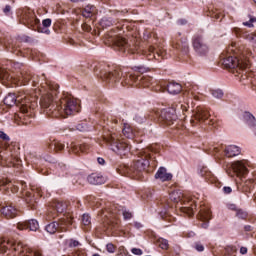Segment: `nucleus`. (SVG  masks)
<instances>
[{"instance_id": "4", "label": "nucleus", "mask_w": 256, "mask_h": 256, "mask_svg": "<svg viewBox=\"0 0 256 256\" xmlns=\"http://www.w3.org/2000/svg\"><path fill=\"white\" fill-rule=\"evenodd\" d=\"M149 167V156L144 155L140 159L133 162L131 166H124L120 169V173L128 175V177H138L140 173L146 171Z\"/></svg>"}, {"instance_id": "13", "label": "nucleus", "mask_w": 256, "mask_h": 256, "mask_svg": "<svg viewBox=\"0 0 256 256\" xmlns=\"http://www.w3.org/2000/svg\"><path fill=\"white\" fill-rule=\"evenodd\" d=\"M121 77H123V72H121L119 69H115L111 72H100V78L107 83H117Z\"/></svg>"}, {"instance_id": "44", "label": "nucleus", "mask_w": 256, "mask_h": 256, "mask_svg": "<svg viewBox=\"0 0 256 256\" xmlns=\"http://www.w3.org/2000/svg\"><path fill=\"white\" fill-rule=\"evenodd\" d=\"M109 225H110L111 229H117V227L119 225V220H110Z\"/></svg>"}, {"instance_id": "25", "label": "nucleus", "mask_w": 256, "mask_h": 256, "mask_svg": "<svg viewBox=\"0 0 256 256\" xmlns=\"http://www.w3.org/2000/svg\"><path fill=\"white\" fill-rule=\"evenodd\" d=\"M241 154V149L236 145H230L225 149L226 157H237Z\"/></svg>"}, {"instance_id": "61", "label": "nucleus", "mask_w": 256, "mask_h": 256, "mask_svg": "<svg viewBox=\"0 0 256 256\" xmlns=\"http://www.w3.org/2000/svg\"><path fill=\"white\" fill-rule=\"evenodd\" d=\"M229 209H231V211H237V209H239V208H237V206L235 204H231L229 206Z\"/></svg>"}, {"instance_id": "59", "label": "nucleus", "mask_w": 256, "mask_h": 256, "mask_svg": "<svg viewBox=\"0 0 256 256\" xmlns=\"http://www.w3.org/2000/svg\"><path fill=\"white\" fill-rule=\"evenodd\" d=\"M83 29L84 31H91V26L87 25V24H83Z\"/></svg>"}, {"instance_id": "45", "label": "nucleus", "mask_w": 256, "mask_h": 256, "mask_svg": "<svg viewBox=\"0 0 256 256\" xmlns=\"http://www.w3.org/2000/svg\"><path fill=\"white\" fill-rule=\"evenodd\" d=\"M256 18H250L249 21L247 22H243V25H245V27H253V23H255Z\"/></svg>"}, {"instance_id": "55", "label": "nucleus", "mask_w": 256, "mask_h": 256, "mask_svg": "<svg viewBox=\"0 0 256 256\" xmlns=\"http://www.w3.org/2000/svg\"><path fill=\"white\" fill-rule=\"evenodd\" d=\"M244 231H246V233H249V232L253 231V226L245 225L244 226Z\"/></svg>"}, {"instance_id": "9", "label": "nucleus", "mask_w": 256, "mask_h": 256, "mask_svg": "<svg viewBox=\"0 0 256 256\" xmlns=\"http://www.w3.org/2000/svg\"><path fill=\"white\" fill-rule=\"evenodd\" d=\"M222 65L227 69H235V67H238L239 69H247L249 67V60L228 56L223 58Z\"/></svg>"}, {"instance_id": "7", "label": "nucleus", "mask_w": 256, "mask_h": 256, "mask_svg": "<svg viewBox=\"0 0 256 256\" xmlns=\"http://www.w3.org/2000/svg\"><path fill=\"white\" fill-rule=\"evenodd\" d=\"M105 37L115 51H122L123 53H125V51H129L130 45L127 43L125 38L114 34L113 31H110Z\"/></svg>"}, {"instance_id": "1", "label": "nucleus", "mask_w": 256, "mask_h": 256, "mask_svg": "<svg viewBox=\"0 0 256 256\" xmlns=\"http://www.w3.org/2000/svg\"><path fill=\"white\" fill-rule=\"evenodd\" d=\"M48 87L52 92H48L40 100V105L48 117H68V115H75L81 111L79 100L73 98L71 95L64 94L59 101H55L54 95L57 94L59 87H53L51 85Z\"/></svg>"}, {"instance_id": "11", "label": "nucleus", "mask_w": 256, "mask_h": 256, "mask_svg": "<svg viewBox=\"0 0 256 256\" xmlns=\"http://www.w3.org/2000/svg\"><path fill=\"white\" fill-rule=\"evenodd\" d=\"M159 121L164 125H173L177 121V113L175 108H165L159 113Z\"/></svg>"}, {"instance_id": "48", "label": "nucleus", "mask_w": 256, "mask_h": 256, "mask_svg": "<svg viewBox=\"0 0 256 256\" xmlns=\"http://www.w3.org/2000/svg\"><path fill=\"white\" fill-rule=\"evenodd\" d=\"M232 191H233V189H231V187H229V186H224L223 187V193H225V195L231 194Z\"/></svg>"}, {"instance_id": "31", "label": "nucleus", "mask_w": 256, "mask_h": 256, "mask_svg": "<svg viewBox=\"0 0 256 256\" xmlns=\"http://www.w3.org/2000/svg\"><path fill=\"white\" fill-rule=\"evenodd\" d=\"M171 201H174V203H179V201L183 200V194L180 190L173 191L170 194Z\"/></svg>"}, {"instance_id": "2", "label": "nucleus", "mask_w": 256, "mask_h": 256, "mask_svg": "<svg viewBox=\"0 0 256 256\" xmlns=\"http://www.w3.org/2000/svg\"><path fill=\"white\" fill-rule=\"evenodd\" d=\"M0 253H10L13 256H43L39 250H31L22 243H14L11 240H6L0 237Z\"/></svg>"}, {"instance_id": "52", "label": "nucleus", "mask_w": 256, "mask_h": 256, "mask_svg": "<svg viewBox=\"0 0 256 256\" xmlns=\"http://www.w3.org/2000/svg\"><path fill=\"white\" fill-rule=\"evenodd\" d=\"M195 249L196 251H199V252L205 251V247L203 246V244H196Z\"/></svg>"}, {"instance_id": "16", "label": "nucleus", "mask_w": 256, "mask_h": 256, "mask_svg": "<svg viewBox=\"0 0 256 256\" xmlns=\"http://www.w3.org/2000/svg\"><path fill=\"white\" fill-rule=\"evenodd\" d=\"M233 172L237 177H245L247 175L248 170L245 164L242 161H236L232 164Z\"/></svg>"}, {"instance_id": "53", "label": "nucleus", "mask_w": 256, "mask_h": 256, "mask_svg": "<svg viewBox=\"0 0 256 256\" xmlns=\"http://www.w3.org/2000/svg\"><path fill=\"white\" fill-rule=\"evenodd\" d=\"M3 13H5V15H9V13H11V6L6 5L5 8L3 9Z\"/></svg>"}, {"instance_id": "6", "label": "nucleus", "mask_w": 256, "mask_h": 256, "mask_svg": "<svg viewBox=\"0 0 256 256\" xmlns=\"http://www.w3.org/2000/svg\"><path fill=\"white\" fill-rule=\"evenodd\" d=\"M104 139L106 143L110 145L112 151H114V153H117V155H127V153L131 151V145H129L127 142L119 141V138H117V134H110Z\"/></svg>"}, {"instance_id": "5", "label": "nucleus", "mask_w": 256, "mask_h": 256, "mask_svg": "<svg viewBox=\"0 0 256 256\" xmlns=\"http://www.w3.org/2000/svg\"><path fill=\"white\" fill-rule=\"evenodd\" d=\"M104 139L106 143L110 145L112 151H114V153H117V155H127V153L131 151V145H129L127 142L119 141V138H117V134H110Z\"/></svg>"}, {"instance_id": "23", "label": "nucleus", "mask_w": 256, "mask_h": 256, "mask_svg": "<svg viewBox=\"0 0 256 256\" xmlns=\"http://www.w3.org/2000/svg\"><path fill=\"white\" fill-rule=\"evenodd\" d=\"M183 89L181 84L177 82H170L167 84V91L170 95H177Z\"/></svg>"}, {"instance_id": "43", "label": "nucleus", "mask_w": 256, "mask_h": 256, "mask_svg": "<svg viewBox=\"0 0 256 256\" xmlns=\"http://www.w3.org/2000/svg\"><path fill=\"white\" fill-rule=\"evenodd\" d=\"M75 179L76 180L74 183H77L78 185H83L85 183V178H83L81 175H76Z\"/></svg>"}, {"instance_id": "22", "label": "nucleus", "mask_w": 256, "mask_h": 256, "mask_svg": "<svg viewBox=\"0 0 256 256\" xmlns=\"http://www.w3.org/2000/svg\"><path fill=\"white\" fill-rule=\"evenodd\" d=\"M194 117L197 121H207L211 115L209 114V111L203 109V108H197Z\"/></svg>"}, {"instance_id": "19", "label": "nucleus", "mask_w": 256, "mask_h": 256, "mask_svg": "<svg viewBox=\"0 0 256 256\" xmlns=\"http://www.w3.org/2000/svg\"><path fill=\"white\" fill-rule=\"evenodd\" d=\"M155 179H160V181H171L173 179V174L167 173L165 167H160L155 174Z\"/></svg>"}, {"instance_id": "27", "label": "nucleus", "mask_w": 256, "mask_h": 256, "mask_svg": "<svg viewBox=\"0 0 256 256\" xmlns=\"http://www.w3.org/2000/svg\"><path fill=\"white\" fill-rule=\"evenodd\" d=\"M95 13H97V8L93 5H87L83 11H82V15L86 18V19H90V17H93V15H95Z\"/></svg>"}, {"instance_id": "56", "label": "nucleus", "mask_w": 256, "mask_h": 256, "mask_svg": "<svg viewBox=\"0 0 256 256\" xmlns=\"http://www.w3.org/2000/svg\"><path fill=\"white\" fill-rule=\"evenodd\" d=\"M240 253H241V255H247V247H241L240 248Z\"/></svg>"}, {"instance_id": "46", "label": "nucleus", "mask_w": 256, "mask_h": 256, "mask_svg": "<svg viewBox=\"0 0 256 256\" xmlns=\"http://www.w3.org/2000/svg\"><path fill=\"white\" fill-rule=\"evenodd\" d=\"M131 253H133V255H143V250L140 248H132Z\"/></svg>"}, {"instance_id": "64", "label": "nucleus", "mask_w": 256, "mask_h": 256, "mask_svg": "<svg viewBox=\"0 0 256 256\" xmlns=\"http://www.w3.org/2000/svg\"><path fill=\"white\" fill-rule=\"evenodd\" d=\"M208 125H215V120L210 118V120L208 121Z\"/></svg>"}, {"instance_id": "32", "label": "nucleus", "mask_w": 256, "mask_h": 256, "mask_svg": "<svg viewBox=\"0 0 256 256\" xmlns=\"http://www.w3.org/2000/svg\"><path fill=\"white\" fill-rule=\"evenodd\" d=\"M0 81H13V76L3 68H0Z\"/></svg>"}, {"instance_id": "21", "label": "nucleus", "mask_w": 256, "mask_h": 256, "mask_svg": "<svg viewBox=\"0 0 256 256\" xmlns=\"http://www.w3.org/2000/svg\"><path fill=\"white\" fill-rule=\"evenodd\" d=\"M88 182L91 185H103L105 183V177L101 174L92 173L88 176Z\"/></svg>"}, {"instance_id": "33", "label": "nucleus", "mask_w": 256, "mask_h": 256, "mask_svg": "<svg viewBox=\"0 0 256 256\" xmlns=\"http://www.w3.org/2000/svg\"><path fill=\"white\" fill-rule=\"evenodd\" d=\"M100 25H101V27H105V28L113 27V25H115V21H113L112 18L104 17L101 19Z\"/></svg>"}, {"instance_id": "18", "label": "nucleus", "mask_w": 256, "mask_h": 256, "mask_svg": "<svg viewBox=\"0 0 256 256\" xmlns=\"http://www.w3.org/2000/svg\"><path fill=\"white\" fill-rule=\"evenodd\" d=\"M0 213H2L6 219H15L18 211L13 206H2L0 207Z\"/></svg>"}, {"instance_id": "28", "label": "nucleus", "mask_w": 256, "mask_h": 256, "mask_svg": "<svg viewBox=\"0 0 256 256\" xmlns=\"http://www.w3.org/2000/svg\"><path fill=\"white\" fill-rule=\"evenodd\" d=\"M243 119H244L245 123H247V125H249V127H255L256 120H255V116H253V114H251L250 112H245L243 114Z\"/></svg>"}, {"instance_id": "39", "label": "nucleus", "mask_w": 256, "mask_h": 256, "mask_svg": "<svg viewBox=\"0 0 256 256\" xmlns=\"http://www.w3.org/2000/svg\"><path fill=\"white\" fill-rule=\"evenodd\" d=\"M82 225L85 227H89V225H91V216H89V214H84L82 216Z\"/></svg>"}, {"instance_id": "51", "label": "nucleus", "mask_w": 256, "mask_h": 256, "mask_svg": "<svg viewBox=\"0 0 256 256\" xmlns=\"http://www.w3.org/2000/svg\"><path fill=\"white\" fill-rule=\"evenodd\" d=\"M74 256H87V253L84 250H77Z\"/></svg>"}, {"instance_id": "50", "label": "nucleus", "mask_w": 256, "mask_h": 256, "mask_svg": "<svg viewBox=\"0 0 256 256\" xmlns=\"http://www.w3.org/2000/svg\"><path fill=\"white\" fill-rule=\"evenodd\" d=\"M123 217H124V219H131V217H133V214L131 212L124 211Z\"/></svg>"}, {"instance_id": "58", "label": "nucleus", "mask_w": 256, "mask_h": 256, "mask_svg": "<svg viewBox=\"0 0 256 256\" xmlns=\"http://www.w3.org/2000/svg\"><path fill=\"white\" fill-rule=\"evenodd\" d=\"M233 47H235V43L228 47V53H235V49H233Z\"/></svg>"}, {"instance_id": "63", "label": "nucleus", "mask_w": 256, "mask_h": 256, "mask_svg": "<svg viewBox=\"0 0 256 256\" xmlns=\"http://www.w3.org/2000/svg\"><path fill=\"white\" fill-rule=\"evenodd\" d=\"M20 185H21L23 190H25V188L27 187V184L23 181L20 182Z\"/></svg>"}, {"instance_id": "36", "label": "nucleus", "mask_w": 256, "mask_h": 256, "mask_svg": "<svg viewBox=\"0 0 256 256\" xmlns=\"http://www.w3.org/2000/svg\"><path fill=\"white\" fill-rule=\"evenodd\" d=\"M236 217H238L239 219H247V217H249V214L247 213V211L241 209V208H238L236 210Z\"/></svg>"}, {"instance_id": "10", "label": "nucleus", "mask_w": 256, "mask_h": 256, "mask_svg": "<svg viewBox=\"0 0 256 256\" xmlns=\"http://www.w3.org/2000/svg\"><path fill=\"white\" fill-rule=\"evenodd\" d=\"M192 46L195 51L200 57H205L207 53H209V45L201 35H195L192 38Z\"/></svg>"}, {"instance_id": "8", "label": "nucleus", "mask_w": 256, "mask_h": 256, "mask_svg": "<svg viewBox=\"0 0 256 256\" xmlns=\"http://www.w3.org/2000/svg\"><path fill=\"white\" fill-rule=\"evenodd\" d=\"M151 81H153V78L150 76L129 75L121 82V84L123 87H127V85H135L136 87H149V85H151Z\"/></svg>"}, {"instance_id": "49", "label": "nucleus", "mask_w": 256, "mask_h": 256, "mask_svg": "<svg viewBox=\"0 0 256 256\" xmlns=\"http://www.w3.org/2000/svg\"><path fill=\"white\" fill-rule=\"evenodd\" d=\"M81 245L77 240H70L69 247H79Z\"/></svg>"}, {"instance_id": "40", "label": "nucleus", "mask_w": 256, "mask_h": 256, "mask_svg": "<svg viewBox=\"0 0 256 256\" xmlns=\"http://www.w3.org/2000/svg\"><path fill=\"white\" fill-rule=\"evenodd\" d=\"M211 95L214 97V99H221L223 97V91L222 90H212Z\"/></svg>"}, {"instance_id": "62", "label": "nucleus", "mask_w": 256, "mask_h": 256, "mask_svg": "<svg viewBox=\"0 0 256 256\" xmlns=\"http://www.w3.org/2000/svg\"><path fill=\"white\" fill-rule=\"evenodd\" d=\"M134 226L136 227V229H141V227H143V225H141V223L139 222H135Z\"/></svg>"}, {"instance_id": "30", "label": "nucleus", "mask_w": 256, "mask_h": 256, "mask_svg": "<svg viewBox=\"0 0 256 256\" xmlns=\"http://www.w3.org/2000/svg\"><path fill=\"white\" fill-rule=\"evenodd\" d=\"M122 133L127 139H133V137H135V132H133V128L129 124H124Z\"/></svg>"}, {"instance_id": "34", "label": "nucleus", "mask_w": 256, "mask_h": 256, "mask_svg": "<svg viewBox=\"0 0 256 256\" xmlns=\"http://www.w3.org/2000/svg\"><path fill=\"white\" fill-rule=\"evenodd\" d=\"M195 207H196L195 205H192L191 207H182L181 211L182 213H185L186 215H188V217H193L195 213L194 211Z\"/></svg>"}, {"instance_id": "24", "label": "nucleus", "mask_w": 256, "mask_h": 256, "mask_svg": "<svg viewBox=\"0 0 256 256\" xmlns=\"http://www.w3.org/2000/svg\"><path fill=\"white\" fill-rule=\"evenodd\" d=\"M200 219L202 221H204L201 224V227L203 229H207V227H209V220L211 219V212H209V210H201L200 211Z\"/></svg>"}, {"instance_id": "26", "label": "nucleus", "mask_w": 256, "mask_h": 256, "mask_svg": "<svg viewBox=\"0 0 256 256\" xmlns=\"http://www.w3.org/2000/svg\"><path fill=\"white\" fill-rule=\"evenodd\" d=\"M13 153L0 145V161H12Z\"/></svg>"}, {"instance_id": "15", "label": "nucleus", "mask_w": 256, "mask_h": 256, "mask_svg": "<svg viewBox=\"0 0 256 256\" xmlns=\"http://www.w3.org/2000/svg\"><path fill=\"white\" fill-rule=\"evenodd\" d=\"M16 227L19 231H25V229H29V231H37L39 229V222L36 219H30L18 222Z\"/></svg>"}, {"instance_id": "29", "label": "nucleus", "mask_w": 256, "mask_h": 256, "mask_svg": "<svg viewBox=\"0 0 256 256\" xmlns=\"http://www.w3.org/2000/svg\"><path fill=\"white\" fill-rule=\"evenodd\" d=\"M49 148L51 151H55L56 153L58 151H63L65 149V144L61 143L58 140H54L50 145Z\"/></svg>"}, {"instance_id": "14", "label": "nucleus", "mask_w": 256, "mask_h": 256, "mask_svg": "<svg viewBox=\"0 0 256 256\" xmlns=\"http://www.w3.org/2000/svg\"><path fill=\"white\" fill-rule=\"evenodd\" d=\"M21 79L24 85H29V83L32 85V87H37L39 85V76L34 75L29 70H24L21 72Z\"/></svg>"}, {"instance_id": "57", "label": "nucleus", "mask_w": 256, "mask_h": 256, "mask_svg": "<svg viewBox=\"0 0 256 256\" xmlns=\"http://www.w3.org/2000/svg\"><path fill=\"white\" fill-rule=\"evenodd\" d=\"M97 162L99 163V165H105V159L104 158L98 157Z\"/></svg>"}, {"instance_id": "17", "label": "nucleus", "mask_w": 256, "mask_h": 256, "mask_svg": "<svg viewBox=\"0 0 256 256\" xmlns=\"http://www.w3.org/2000/svg\"><path fill=\"white\" fill-rule=\"evenodd\" d=\"M54 207L55 209L49 210L47 214L48 221L55 219V217H57V213H64L65 209H67V206L62 202H57Z\"/></svg>"}, {"instance_id": "35", "label": "nucleus", "mask_w": 256, "mask_h": 256, "mask_svg": "<svg viewBox=\"0 0 256 256\" xmlns=\"http://www.w3.org/2000/svg\"><path fill=\"white\" fill-rule=\"evenodd\" d=\"M11 185V181H8L7 179H0V191H7Z\"/></svg>"}, {"instance_id": "38", "label": "nucleus", "mask_w": 256, "mask_h": 256, "mask_svg": "<svg viewBox=\"0 0 256 256\" xmlns=\"http://www.w3.org/2000/svg\"><path fill=\"white\" fill-rule=\"evenodd\" d=\"M157 245L160 246L161 249H169V241L167 239H158Z\"/></svg>"}, {"instance_id": "60", "label": "nucleus", "mask_w": 256, "mask_h": 256, "mask_svg": "<svg viewBox=\"0 0 256 256\" xmlns=\"http://www.w3.org/2000/svg\"><path fill=\"white\" fill-rule=\"evenodd\" d=\"M183 48H184V52H185V53H188V52H189V44L184 43Z\"/></svg>"}, {"instance_id": "47", "label": "nucleus", "mask_w": 256, "mask_h": 256, "mask_svg": "<svg viewBox=\"0 0 256 256\" xmlns=\"http://www.w3.org/2000/svg\"><path fill=\"white\" fill-rule=\"evenodd\" d=\"M106 249L108 253H113L115 251V245H113L112 243H109L106 245Z\"/></svg>"}, {"instance_id": "54", "label": "nucleus", "mask_w": 256, "mask_h": 256, "mask_svg": "<svg viewBox=\"0 0 256 256\" xmlns=\"http://www.w3.org/2000/svg\"><path fill=\"white\" fill-rule=\"evenodd\" d=\"M247 183H256V170L253 172V178L249 179Z\"/></svg>"}, {"instance_id": "41", "label": "nucleus", "mask_w": 256, "mask_h": 256, "mask_svg": "<svg viewBox=\"0 0 256 256\" xmlns=\"http://www.w3.org/2000/svg\"><path fill=\"white\" fill-rule=\"evenodd\" d=\"M145 119L143 114H135L134 116V121H136V123H145Z\"/></svg>"}, {"instance_id": "20", "label": "nucleus", "mask_w": 256, "mask_h": 256, "mask_svg": "<svg viewBox=\"0 0 256 256\" xmlns=\"http://www.w3.org/2000/svg\"><path fill=\"white\" fill-rule=\"evenodd\" d=\"M17 103H25L23 102V98L15 96V94H8L4 98V105H7L8 107H13V105H17Z\"/></svg>"}, {"instance_id": "3", "label": "nucleus", "mask_w": 256, "mask_h": 256, "mask_svg": "<svg viewBox=\"0 0 256 256\" xmlns=\"http://www.w3.org/2000/svg\"><path fill=\"white\" fill-rule=\"evenodd\" d=\"M22 24L28 27V29H32V31H38V33H45L49 35L51 31L48 27H51V19L47 18L42 21L43 27H41V21L35 15V12L32 10H26L22 13L21 17Z\"/></svg>"}, {"instance_id": "42", "label": "nucleus", "mask_w": 256, "mask_h": 256, "mask_svg": "<svg viewBox=\"0 0 256 256\" xmlns=\"http://www.w3.org/2000/svg\"><path fill=\"white\" fill-rule=\"evenodd\" d=\"M0 139L4 141L5 143H9L11 141V138H9V135L5 134V132L0 131Z\"/></svg>"}, {"instance_id": "37", "label": "nucleus", "mask_w": 256, "mask_h": 256, "mask_svg": "<svg viewBox=\"0 0 256 256\" xmlns=\"http://www.w3.org/2000/svg\"><path fill=\"white\" fill-rule=\"evenodd\" d=\"M71 151H72V153H79L80 151L82 152V153H85V145H80V146H78V145H75V144H71Z\"/></svg>"}, {"instance_id": "12", "label": "nucleus", "mask_w": 256, "mask_h": 256, "mask_svg": "<svg viewBox=\"0 0 256 256\" xmlns=\"http://www.w3.org/2000/svg\"><path fill=\"white\" fill-rule=\"evenodd\" d=\"M67 225H71L70 220H60L59 222H52L46 226L47 233L53 235L57 231H67Z\"/></svg>"}]
</instances>
